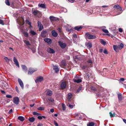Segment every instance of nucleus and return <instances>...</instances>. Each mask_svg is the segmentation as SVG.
Wrapping results in <instances>:
<instances>
[{
    "instance_id": "nucleus-1",
    "label": "nucleus",
    "mask_w": 126,
    "mask_h": 126,
    "mask_svg": "<svg viewBox=\"0 0 126 126\" xmlns=\"http://www.w3.org/2000/svg\"><path fill=\"white\" fill-rule=\"evenodd\" d=\"M85 36L86 39H95L96 38L95 35H92L88 32L86 33Z\"/></svg>"
},
{
    "instance_id": "nucleus-2",
    "label": "nucleus",
    "mask_w": 126,
    "mask_h": 126,
    "mask_svg": "<svg viewBox=\"0 0 126 126\" xmlns=\"http://www.w3.org/2000/svg\"><path fill=\"white\" fill-rule=\"evenodd\" d=\"M47 34V30H43L41 32V36L43 38H45L46 37Z\"/></svg>"
},
{
    "instance_id": "nucleus-3",
    "label": "nucleus",
    "mask_w": 126,
    "mask_h": 126,
    "mask_svg": "<svg viewBox=\"0 0 126 126\" xmlns=\"http://www.w3.org/2000/svg\"><path fill=\"white\" fill-rule=\"evenodd\" d=\"M58 43L59 46L63 49L65 48L66 46V43H63L61 41H58Z\"/></svg>"
},
{
    "instance_id": "nucleus-4",
    "label": "nucleus",
    "mask_w": 126,
    "mask_h": 126,
    "mask_svg": "<svg viewBox=\"0 0 126 126\" xmlns=\"http://www.w3.org/2000/svg\"><path fill=\"white\" fill-rule=\"evenodd\" d=\"M44 80L42 76H39L35 80L36 83L41 82Z\"/></svg>"
},
{
    "instance_id": "nucleus-5",
    "label": "nucleus",
    "mask_w": 126,
    "mask_h": 126,
    "mask_svg": "<svg viewBox=\"0 0 126 126\" xmlns=\"http://www.w3.org/2000/svg\"><path fill=\"white\" fill-rule=\"evenodd\" d=\"M117 96L118 101L119 102L121 101L123 99L122 94L120 93L117 94Z\"/></svg>"
},
{
    "instance_id": "nucleus-6",
    "label": "nucleus",
    "mask_w": 126,
    "mask_h": 126,
    "mask_svg": "<svg viewBox=\"0 0 126 126\" xmlns=\"http://www.w3.org/2000/svg\"><path fill=\"white\" fill-rule=\"evenodd\" d=\"M37 23L38 24V26L39 27V31H40L43 29V25L41 24V22L39 21Z\"/></svg>"
},
{
    "instance_id": "nucleus-7",
    "label": "nucleus",
    "mask_w": 126,
    "mask_h": 126,
    "mask_svg": "<svg viewBox=\"0 0 126 126\" xmlns=\"http://www.w3.org/2000/svg\"><path fill=\"white\" fill-rule=\"evenodd\" d=\"M32 14H33L34 15L36 16L37 15H40L41 14V12L39 10H34Z\"/></svg>"
},
{
    "instance_id": "nucleus-8",
    "label": "nucleus",
    "mask_w": 126,
    "mask_h": 126,
    "mask_svg": "<svg viewBox=\"0 0 126 126\" xmlns=\"http://www.w3.org/2000/svg\"><path fill=\"white\" fill-rule=\"evenodd\" d=\"M66 85L65 82H63L61 84V88L62 89H63L65 88Z\"/></svg>"
},
{
    "instance_id": "nucleus-9",
    "label": "nucleus",
    "mask_w": 126,
    "mask_h": 126,
    "mask_svg": "<svg viewBox=\"0 0 126 126\" xmlns=\"http://www.w3.org/2000/svg\"><path fill=\"white\" fill-rule=\"evenodd\" d=\"M18 81L22 89H23L24 88V84L21 79H18Z\"/></svg>"
},
{
    "instance_id": "nucleus-10",
    "label": "nucleus",
    "mask_w": 126,
    "mask_h": 126,
    "mask_svg": "<svg viewBox=\"0 0 126 126\" xmlns=\"http://www.w3.org/2000/svg\"><path fill=\"white\" fill-rule=\"evenodd\" d=\"M44 40L45 42H47L49 44H50L52 43V40L50 38H46L44 39Z\"/></svg>"
},
{
    "instance_id": "nucleus-11",
    "label": "nucleus",
    "mask_w": 126,
    "mask_h": 126,
    "mask_svg": "<svg viewBox=\"0 0 126 126\" xmlns=\"http://www.w3.org/2000/svg\"><path fill=\"white\" fill-rule=\"evenodd\" d=\"M51 33L52 36L54 37H56L58 35V33L54 30L52 31Z\"/></svg>"
},
{
    "instance_id": "nucleus-12",
    "label": "nucleus",
    "mask_w": 126,
    "mask_h": 126,
    "mask_svg": "<svg viewBox=\"0 0 126 126\" xmlns=\"http://www.w3.org/2000/svg\"><path fill=\"white\" fill-rule=\"evenodd\" d=\"M47 51L48 53H55V51L54 50L50 47L47 48Z\"/></svg>"
},
{
    "instance_id": "nucleus-13",
    "label": "nucleus",
    "mask_w": 126,
    "mask_h": 126,
    "mask_svg": "<svg viewBox=\"0 0 126 126\" xmlns=\"http://www.w3.org/2000/svg\"><path fill=\"white\" fill-rule=\"evenodd\" d=\"M13 61L15 63L16 65L18 67H19V64L18 61L16 58L15 57H14V58Z\"/></svg>"
},
{
    "instance_id": "nucleus-14",
    "label": "nucleus",
    "mask_w": 126,
    "mask_h": 126,
    "mask_svg": "<svg viewBox=\"0 0 126 126\" xmlns=\"http://www.w3.org/2000/svg\"><path fill=\"white\" fill-rule=\"evenodd\" d=\"M36 70H37L32 69V68H30L28 71V74L31 75L33 72L36 71Z\"/></svg>"
},
{
    "instance_id": "nucleus-15",
    "label": "nucleus",
    "mask_w": 126,
    "mask_h": 126,
    "mask_svg": "<svg viewBox=\"0 0 126 126\" xmlns=\"http://www.w3.org/2000/svg\"><path fill=\"white\" fill-rule=\"evenodd\" d=\"M85 45L87 47V48H91L92 46V43L90 42L86 43Z\"/></svg>"
},
{
    "instance_id": "nucleus-16",
    "label": "nucleus",
    "mask_w": 126,
    "mask_h": 126,
    "mask_svg": "<svg viewBox=\"0 0 126 126\" xmlns=\"http://www.w3.org/2000/svg\"><path fill=\"white\" fill-rule=\"evenodd\" d=\"M114 8H115L119 9L120 11H121L122 10V8L119 6L118 5H116L114 6Z\"/></svg>"
},
{
    "instance_id": "nucleus-17",
    "label": "nucleus",
    "mask_w": 126,
    "mask_h": 126,
    "mask_svg": "<svg viewBox=\"0 0 126 126\" xmlns=\"http://www.w3.org/2000/svg\"><path fill=\"white\" fill-rule=\"evenodd\" d=\"M13 101L14 102H19V99L17 97H16L13 98Z\"/></svg>"
},
{
    "instance_id": "nucleus-18",
    "label": "nucleus",
    "mask_w": 126,
    "mask_h": 126,
    "mask_svg": "<svg viewBox=\"0 0 126 126\" xmlns=\"http://www.w3.org/2000/svg\"><path fill=\"white\" fill-rule=\"evenodd\" d=\"M82 27L81 26H77L74 28V29L78 31H79L81 29Z\"/></svg>"
},
{
    "instance_id": "nucleus-19",
    "label": "nucleus",
    "mask_w": 126,
    "mask_h": 126,
    "mask_svg": "<svg viewBox=\"0 0 126 126\" xmlns=\"http://www.w3.org/2000/svg\"><path fill=\"white\" fill-rule=\"evenodd\" d=\"M73 80L74 82L77 83L81 82L82 81L81 79H73Z\"/></svg>"
},
{
    "instance_id": "nucleus-20",
    "label": "nucleus",
    "mask_w": 126,
    "mask_h": 126,
    "mask_svg": "<svg viewBox=\"0 0 126 126\" xmlns=\"http://www.w3.org/2000/svg\"><path fill=\"white\" fill-rule=\"evenodd\" d=\"M91 90L94 92H98V90L96 89V88L95 87L92 86L90 88Z\"/></svg>"
},
{
    "instance_id": "nucleus-21",
    "label": "nucleus",
    "mask_w": 126,
    "mask_h": 126,
    "mask_svg": "<svg viewBox=\"0 0 126 126\" xmlns=\"http://www.w3.org/2000/svg\"><path fill=\"white\" fill-rule=\"evenodd\" d=\"M54 69L55 70V72L57 73L59 71V68L57 67L56 66H54Z\"/></svg>"
},
{
    "instance_id": "nucleus-22",
    "label": "nucleus",
    "mask_w": 126,
    "mask_h": 126,
    "mask_svg": "<svg viewBox=\"0 0 126 126\" xmlns=\"http://www.w3.org/2000/svg\"><path fill=\"white\" fill-rule=\"evenodd\" d=\"M30 33L32 36L35 35L37 34V33L33 30H31L30 31Z\"/></svg>"
},
{
    "instance_id": "nucleus-23",
    "label": "nucleus",
    "mask_w": 126,
    "mask_h": 126,
    "mask_svg": "<svg viewBox=\"0 0 126 126\" xmlns=\"http://www.w3.org/2000/svg\"><path fill=\"white\" fill-rule=\"evenodd\" d=\"M23 42L25 43L27 46L31 45V44L28 41H27L26 40H24Z\"/></svg>"
},
{
    "instance_id": "nucleus-24",
    "label": "nucleus",
    "mask_w": 126,
    "mask_h": 126,
    "mask_svg": "<svg viewBox=\"0 0 126 126\" xmlns=\"http://www.w3.org/2000/svg\"><path fill=\"white\" fill-rule=\"evenodd\" d=\"M38 6L42 8H46L45 5L44 4H38Z\"/></svg>"
},
{
    "instance_id": "nucleus-25",
    "label": "nucleus",
    "mask_w": 126,
    "mask_h": 126,
    "mask_svg": "<svg viewBox=\"0 0 126 126\" xmlns=\"http://www.w3.org/2000/svg\"><path fill=\"white\" fill-rule=\"evenodd\" d=\"M52 94V91L50 90H48L47 91V95L49 96H51Z\"/></svg>"
},
{
    "instance_id": "nucleus-26",
    "label": "nucleus",
    "mask_w": 126,
    "mask_h": 126,
    "mask_svg": "<svg viewBox=\"0 0 126 126\" xmlns=\"http://www.w3.org/2000/svg\"><path fill=\"white\" fill-rule=\"evenodd\" d=\"M18 119L21 121H23L24 120V117L22 116H19L18 118Z\"/></svg>"
},
{
    "instance_id": "nucleus-27",
    "label": "nucleus",
    "mask_w": 126,
    "mask_h": 126,
    "mask_svg": "<svg viewBox=\"0 0 126 126\" xmlns=\"http://www.w3.org/2000/svg\"><path fill=\"white\" fill-rule=\"evenodd\" d=\"M87 62L88 63H90V66L92 65L93 64V61L91 59H90L88 60L87 61Z\"/></svg>"
},
{
    "instance_id": "nucleus-28",
    "label": "nucleus",
    "mask_w": 126,
    "mask_h": 126,
    "mask_svg": "<svg viewBox=\"0 0 126 126\" xmlns=\"http://www.w3.org/2000/svg\"><path fill=\"white\" fill-rule=\"evenodd\" d=\"M22 68L23 70L25 71H27L28 70V69L26 66L25 65H22Z\"/></svg>"
},
{
    "instance_id": "nucleus-29",
    "label": "nucleus",
    "mask_w": 126,
    "mask_h": 126,
    "mask_svg": "<svg viewBox=\"0 0 126 126\" xmlns=\"http://www.w3.org/2000/svg\"><path fill=\"white\" fill-rule=\"evenodd\" d=\"M94 123L93 122H90L88 123L87 124V126H94Z\"/></svg>"
},
{
    "instance_id": "nucleus-30",
    "label": "nucleus",
    "mask_w": 126,
    "mask_h": 126,
    "mask_svg": "<svg viewBox=\"0 0 126 126\" xmlns=\"http://www.w3.org/2000/svg\"><path fill=\"white\" fill-rule=\"evenodd\" d=\"M72 94L70 93H69L68 94V100H70L71 98Z\"/></svg>"
},
{
    "instance_id": "nucleus-31",
    "label": "nucleus",
    "mask_w": 126,
    "mask_h": 126,
    "mask_svg": "<svg viewBox=\"0 0 126 126\" xmlns=\"http://www.w3.org/2000/svg\"><path fill=\"white\" fill-rule=\"evenodd\" d=\"M29 121L31 122H33L35 120V118L33 117H31L29 119Z\"/></svg>"
},
{
    "instance_id": "nucleus-32",
    "label": "nucleus",
    "mask_w": 126,
    "mask_h": 126,
    "mask_svg": "<svg viewBox=\"0 0 126 126\" xmlns=\"http://www.w3.org/2000/svg\"><path fill=\"white\" fill-rule=\"evenodd\" d=\"M5 2L7 5L8 6H10V3L9 0H5Z\"/></svg>"
},
{
    "instance_id": "nucleus-33",
    "label": "nucleus",
    "mask_w": 126,
    "mask_h": 126,
    "mask_svg": "<svg viewBox=\"0 0 126 126\" xmlns=\"http://www.w3.org/2000/svg\"><path fill=\"white\" fill-rule=\"evenodd\" d=\"M75 105H71L68 103V104L67 105V106H68V107L70 109H72L73 108L74 106H75Z\"/></svg>"
},
{
    "instance_id": "nucleus-34",
    "label": "nucleus",
    "mask_w": 126,
    "mask_h": 126,
    "mask_svg": "<svg viewBox=\"0 0 126 126\" xmlns=\"http://www.w3.org/2000/svg\"><path fill=\"white\" fill-rule=\"evenodd\" d=\"M45 107H40L38 108L37 109L38 110H44Z\"/></svg>"
},
{
    "instance_id": "nucleus-35",
    "label": "nucleus",
    "mask_w": 126,
    "mask_h": 126,
    "mask_svg": "<svg viewBox=\"0 0 126 126\" xmlns=\"http://www.w3.org/2000/svg\"><path fill=\"white\" fill-rule=\"evenodd\" d=\"M49 18L51 21H53L55 20V17H54L50 16L49 17Z\"/></svg>"
},
{
    "instance_id": "nucleus-36",
    "label": "nucleus",
    "mask_w": 126,
    "mask_h": 126,
    "mask_svg": "<svg viewBox=\"0 0 126 126\" xmlns=\"http://www.w3.org/2000/svg\"><path fill=\"white\" fill-rule=\"evenodd\" d=\"M109 114L110 115V117L112 118L113 117H114L115 116V114L114 113H113V114L111 112H109Z\"/></svg>"
},
{
    "instance_id": "nucleus-37",
    "label": "nucleus",
    "mask_w": 126,
    "mask_h": 126,
    "mask_svg": "<svg viewBox=\"0 0 126 126\" xmlns=\"http://www.w3.org/2000/svg\"><path fill=\"white\" fill-rule=\"evenodd\" d=\"M43 118L44 119L46 118V117L45 116H38L37 117V118L39 120H41L42 119V118Z\"/></svg>"
},
{
    "instance_id": "nucleus-38",
    "label": "nucleus",
    "mask_w": 126,
    "mask_h": 126,
    "mask_svg": "<svg viewBox=\"0 0 126 126\" xmlns=\"http://www.w3.org/2000/svg\"><path fill=\"white\" fill-rule=\"evenodd\" d=\"M66 63L63 60L61 62V64L63 66H65L66 65Z\"/></svg>"
},
{
    "instance_id": "nucleus-39",
    "label": "nucleus",
    "mask_w": 126,
    "mask_h": 126,
    "mask_svg": "<svg viewBox=\"0 0 126 126\" xmlns=\"http://www.w3.org/2000/svg\"><path fill=\"white\" fill-rule=\"evenodd\" d=\"M48 100L49 101L51 102H53L54 100L52 98L50 97L48 98Z\"/></svg>"
},
{
    "instance_id": "nucleus-40",
    "label": "nucleus",
    "mask_w": 126,
    "mask_h": 126,
    "mask_svg": "<svg viewBox=\"0 0 126 126\" xmlns=\"http://www.w3.org/2000/svg\"><path fill=\"white\" fill-rule=\"evenodd\" d=\"M25 37H29V33L27 32H24L23 33Z\"/></svg>"
},
{
    "instance_id": "nucleus-41",
    "label": "nucleus",
    "mask_w": 126,
    "mask_h": 126,
    "mask_svg": "<svg viewBox=\"0 0 126 126\" xmlns=\"http://www.w3.org/2000/svg\"><path fill=\"white\" fill-rule=\"evenodd\" d=\"M33 114L35 115H41L40 113H38L36 112H34L32 113Z\"/></svg>"
},
{
    "instance_id": "nucleus-42",
    "label": "nucleus",
    "mask_w": 126,
    "mask_h": 126,
    "mask_svg": "<svg viewBox=\"0 0 126 126\" xmlns=\"http://www.w3.org/2000/svg\"><path fill=\"white\" fill-rule=\"evenodd\" d=\"M62 108L63 110L64 111L66 109V107L65 105L63 103L62 104Z\"/></svg>"
},
{
    "instance_id": "nucleus-43",
    "label": "nucleus",
    "mask_w": 126,
    "mask_h": 126,
    "mask_svg": "<svg viewBox=\"0 0 126 126\" xmlns=\"http://www.w3.org/2000/svg\"><path fill=\"white\" fill-rule=\"evenodd\" d=\"M4 59L7 63H9L10 61V59H9L7 57H5Z\"/></svg>"
},
{
    "instance_id": "nucleus-44",
    "label": "nucleus",
    "mask_w": 126,
    "mask_h": 126,
    "mask_svg": "<svg viewBox=\"0 0 126 126\" xmlns=\"http://www.w3.org/2000/svg\"><path fill=\"white\" fill-rule=\"evenodd\" d=\"M82 87L81 86L79 87V88L77 89V91L76 92L77 93H78L82 89Z\"/></svg>"
},
{
    "instance_id": "nucleus-45",
    "label": "nucleus",
    "mask_w": 126,
    "mask_h": 126,
    "mask_svg": "<svg viewBox=\"0 0 126 126\" xmlns=\"http://www.w3.org/2000/svg\"><path fill=\"white\" fill-rule=\"evenodd\" d=\"M124 45L122 43H121L120 45L119 46V48L121 49L123 47Z\"/></svg>"
},
{
    "instance_id": "nucleus-46",
    "label": "nucleus",
    "mask_w": 126,
    "mask_h": 126,
    "mask_svg": "<svg viewBox=\"0 0 126 126\" xmlns=\"http://www.w3.org/2000/svg\"><path fill=\"white\" fill-rule=\"evenodd\" d=\"M25 22L26 23H27L28 24L30 25V27L32 26L31 25V22H29V20H27V19L25 21Z\"/></svg>"
},
{
    "instance_id": "nucleus-47",
    "label": "nucleus",
    "mask_w": 126,
    "mask_h": 126,
    "mask_svg": "<svg viewBox=\"0 0 126 126\" xmlns=\"http://www.w3.org/2000/svg\"><path fill=\"white\" fill-rule=\"evenodd\" d=\"M113 47L114 50L116 51H117V46L116 45H113Z\"/></svg>"
},
{
    "instance_id": "nucleus-48",
    "label": "nucleus",
    "mask_w": 126,
    "mask_h": 126,
    "mask_svg": "<svg viewBox=\"0 0 126 126\" xmlns=\"http://www.w3.org/2000/svg\"><path fill=\"white\" fill-rule=\"evenodd\" d=\"M102 31L105 33H109V32L107 30L103 29H102Z\"/></svg>"
},
{
    "instance_id": "nucleus-49",
    "label": "nucleus",
    "mask_w": 126,
    "mask_h": 126,
    "mask_svg": "<svg viewBox=\"0 0 126 126\" xmlns=\"http://www.w3.org/2000/svg\"><path fill=\"white\" fill-rule=\"evenodd\" d=\"M101 43L102 44L105 45L106 44V42L103 40L102 39L101 40Z\"/></svg>"
},
{
    "instance_id": "nucleus-50",
    "label": "nucleus",
    "mask_w": 126,
    "mask_h": 126,
    "mask_svg": "<svg viewBox=\"0 0 126 126\" xmlns=\"http://www.w3.org/2000/svg\"><path fill=\"white\" fill-rule=\"evenodd\" d=\"M85 76L88 79H89L90 77V76L89 74L88 73H86L85 74Z\"/></svg>"
},
{
    "instance_id": "nucleus-51",
    "label": "nucleus",
    "mask_w": 126,
    "mask_h": 126,
    "mask_svg": "<svg viewBox=\"0 0 126 126\" xmlns=\"http://www.w3.org/2000/svg\"><path fill=\"white\" fill-rule=\"evenodd\" d=\"M6 97L9 98H11L12 97V96L10 95H6Z\"/></svg>"
},
{
    "instance_id": "nucleus-52",
    "label": "nucleus",
    "mask_w": 126,
    "mask_h": 126,
    "mask_svg": "<svg viewBox=\"0 0 126 126\" xmlns=\"http://www.w3.org/2000/svg\"><path fill=\"white\" fill-rule=\"evenodd\" d=\"M3 84H4L5 83V85L4 86V87L5 88H7V86H8V85L7 84L5 81H4V82H3Z\"/></svg>"
},
{
    "instance_id": "nucleus-53",
    "label": "nucleus",
    "mask_w": 126,
    "mask_h": 126,
    "mask_svg": "<svg viewBox=\"0 0 126 126\" xmlns=\"http://www.w3.org/2000/svg\"><path fill=\"white\" fill-rule=\"evenodd\" d=\"M0 24L2 25H4V24L3 23V20L0 19Z\"/></svg>"
},
{
    "instance_id": "nucleus-54",
    "label": "nucleus",
    "mask_w": 126,
    "mask_h": 126,
    "mask_svg": "<svg viewBox=\"0 0 126 126\" xmlns=\"http://www.w3.org/2000/svg\"><path fill=\"white\" fill-rule=\"evenodd\" d=\"M103 52L105 54H107L108 53V52L106 49H105L104 50Z\"/></svg>"
},
{
    "instance_id": "nucleus-55",
    "label": "nucleus",
    "mask_w": 126,
    "mask_h": 126,
    "mask_svg": "<svg viewBox=\"0 0 126 126\" xmlns=\"http://www.w3.org/2000/svg\"><path fill=\"white\" fill-rule=\"evenodd\" d=\"M0 91L1 92V93L3 94H6V93L4 91L1 90Z\"/></svg>"
},
{
    "instance_id": "nucleus-56",
    "label": "nucleus",
    "mask_w": 126,
    "mask_h": 126,
    "mask_svg": "<svg viewBox=\"0 0 126 126\" xmlns=\"http://www.w3.org/2000/svg\"><path fill=\"white\" fill-rule=\"evenodd\" d=\"M118 31L120 32H123V30L121 28H119V29H118Z\"/></svg>"
},
{
    "instance_id": "nucleus-57",
    "label": "nucleus",
    "mask_w": 126,
    "mask_h": 126,
    "mask_svg": "<svg viewBox=\"0 0 126 126\" xmlns=\"http://www.w3.org/2000/svg\"><path fill=\"white\" fill-rule=\"evenodd\" d=\"M12 112H13V110L12 109H11L9 110V111L8 112V113L9 114H11V113H12Z\"/></svg>"
},
{
    "instance_id": "nucleus-58",
    "label": "nucleus",
    "mask_w": 126,
    "mask_h": 126,
    "mask_svg": "<svg viewBox=\"0 0 126 126\" xmlns=\"http://www.w3.org/2000/svg\"><path fill=\"white\" fill-rule=\"evenodd\" d=\"M50 111L51 112L53 113L54 111V109L53 108L51 109H50Z\"/></svg>"
},
{
    "instance_id": "nucleus-59",
    "label": "nucleus",
    "mask_w": 126,
    "mask_h": 126,
    "mask_svg": "<svg viewBox=\"0 0 126 126\" xmlns=\"http://www.w3.org/2000/svg\"><path fill=\"white\" fill-rule=\"evenodd\" d=\"M54 125L56 126H58V123L57 122H54Z\"/></svg>"
},
{
    "instance_id": "nucleus-60",
    "label": "nucleus",
    "mask_w": 126,
    "mask_h": 126,
    "mask_svg": "<svg viewBox=\"0 0 126 126\" xmlns=\"http://www.w3.org/2000/svg\"><path fill=\"white\" fill-rule=\"evenodd\" d=\"M125 80V79L124 78H121L120 79V80L123 81Z\"/></svg>"
},
{
    "instance_id": "nucleus-61",
    "label": "nucleus",
    "mask_w": 126,
    "mask_h": 126,
    "mask_svg": "<svg viewBox=\"0 0 126 126\" xmlns=\"http://www.w3.org/2000/svg\"><path fill=\"white\" fill-rule=\"evenodd\" d=\"M42 126L43 124L41 123L38 124L37 125V126Z\"/></svg>"
},
{
    "instance_id": "nucleus-62",
    "label": "nucleus",
    "mask_w": 126,
    "mask_h": 126,
    "mask_svg": "<svg viewBox=\"0 0 126 126\" xmlns=\"http://www.w3.org/2000/svg\"><path fill=\"white\" fill-rule=\"evenodd\" d=\"M16 91L17 92H18V87L17 86H16Z\"/></svg>"
},
{
    "instance_id": "nucleus-63",
    "label": "nucleus",
    "mask_w": 126,
    "mask_h": 126,
    "mask_svg": "<svg viewBox=\"0 0 126 126\" xmlns=\"http://www.w3.org/2000/svg\"><path fill=\"white\" fill-rule=\"evenodd\" d=\"M58 31L59 32H61V28H58Z\"/></svg>"
},
{
    "instance_id": "nucleus-64",
    "label": "nucleus",
    "mask_w": 126,
    "mask_h": 126,
    "mask_svg": "<svg viewBox=\"0 0 126 126\" xmlns=\"http://www.w3.org/2000/svg\"><path fill=\"white\" fill-rule=\"evenodd\" d=\"M73 36L75 38H77V35L76 34H74L73 35Z\"/></svg>"
}]
</instances>
